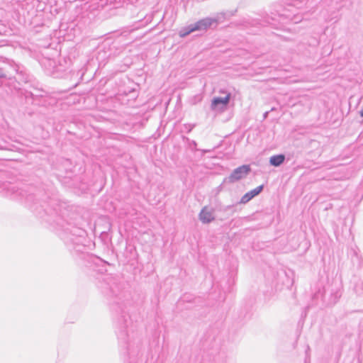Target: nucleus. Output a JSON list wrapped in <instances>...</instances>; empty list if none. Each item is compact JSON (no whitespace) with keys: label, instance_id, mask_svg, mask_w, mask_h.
I'll list each match as a JSON object with an SVG mask.
<instances>
[{"label":"nucleus","instance_id":"nucleus-1","mask_svg":"<svg viewBox=\"0 0 363 363\" xmlns=\"http://www.w3.org/2000/svg\"><path fill=\"white\" fill-rule=\"evenodd\" d=\"M99 287L110 299L121 355L125 363H136L142 355V342L135 325L125 312L130 303V293L120 279L111 274L102 278Z\"/></svg>","mask_w":363,"mask_h":363},{"label":"nucleus","instance_id":"nucleus-2","mask_svg":"<svg viewBox=\"0 0 363 363\" xmlns=\"http://www.w3.org/2000/svg\"><path fill=\"white\" fill-rule=\"evenodd\" d=\"M30 187L20 188L16 184L10 182H0V194L11 196L13 199H25L27 202H33L35 195L30 193Z\"/></svg>","mask_w":363,"mask_h":363},{"label":"nucleus","instance_id":"nucleus-3","mask_svg":"<svg viewBox=\"0 0 363 363\" xmlns=\"http://www.w3.org/2000/svg\"><path fill=\"white\" fill-rule=\"evenodd\" d=\"M63 231V240L67 245L78 246L83 244L86 232L82 228L68 225Z\"/></svg>","mask_w":363,"mask_h":363},{"label":"nucleus","instance_id":"nucleus-4","mask_svg":"<svg viewBox=\"0 0 363 363\" xmlns=\"http://www.w3.org/2000/svg\"><path fill=\"white\" fill-rule=\"evenodd\" d=\"M101 49H108V51H105V56H102L104 58H111L118 55L123 50V46L120 45L116 41H111L110 40H106L101 44Z\"/></svg>","mask_w":363,"mask_h":363},{"label":"nucleus","instance_id":"nucleus-5","mask_svg":"<svg viewBox=\"0 0 363 363\" xmlns=\"http://www.w3.org/2000/svg\"><path fill=\"white\" fill-rule=\"evenodd\" d=\"M129 85H125L119 90V95L128 97V101H134L138 96L139 85L133 82H129Z\"/></svg>","mask_w":363,"mask_h":363},{"label":"nucleus","instance_id":"nucleus-6","mask_svg":"<svg viewBox=\"0 0 363 363\" xmlns=\"http://www.w3.org/2000/svg\"><path fill=\"white\" fill-rule=\"evenodd\" d=\"M213 22V20L211 18H204L199 21L195 24L190 26L188 28V30L180 33L179 35L181 37H184L186 35L189 34L191 32L196 31V30H206L208 28Z\"/></svg>","mask_w":363,"mask_h":363},{"label":"nucleus","instance_id":"nucleus-7","mask_svg":"<svg viewBox=\"0 0 363 363\" xmlns=\"http://www.w3.org/2000/svg\"><path fill=\"white\" fill-rule=\"evenodd\" d=\"M251 168L250 165H242L236 168L229 177L230 182H233L238 181L245 177L250 172Z\"/></svg>","mask_w":363,"mask_h":363},{"label":"nucleus","instance_id":"nucleus-8","mask_svg":"<svg viewBox=\"0 0 363 363\" xmlns=\"http://www.w3.org/2000/svg\"><path fill=\"white\" fill-rule=\"evenodd\" d=\"M45 91L42 89H34V91L25 90L21 91V94L24 95L27 102L34 104L36 100L40 97H43Z\"/></svg>","mask_w":363,"mask_h":363},{"label":"nucleus","instance_id":"nucleus-9","mask_svg":"<svg viewBox=\"0 0 363 363\" xmlns=\"http://www.w3.org/2000/svg\"><path fill=\"white\" fill-rule=\"evenodd\" d=\"M199 218L203 223H208L214 220L213 211L205 206L199 214Z\"/></svg>","mask_w":363,"mask_h":363},{"label":"nucleus","instance_id":"nucleus-10","mask_svg":"<svg viewBox=\"0 0 363 363\" xmlns=\"http://www.w3.org/2000/svg\"><path fill=\"white\" fill-rule=\"evenodd\" d=\"M262 189H263V186L260 185V186L256 187L255 189H254L253 190L246 193L242 197L241 202L243 203H245L248 202L253 197H255V196L258 195L262 191Z\"/></svg>","mask_w":363,"mask_h":363},{"label":"nucleus","instance_id":"nucleus-11","mask_svg":"<svg viewBox=\"0 0 363 363\" xmlns=\"http://www.w3.org/2000/svg\"><path fill=\"white\" fill-rule=\"evenodd\" d=\"M230 94H228L226 95V96L223 99L222 98H219V97H217V98H214L213 100L212 101V104H211V106L213 108H215L217 107V106L218 104H223L224 106H226L229 101H230Z\"/></svg>","mask_w":363,"mask_h":363},{"label":"nucleus","instance_id":"nucleus-12","mask_svg":"<svg viewBox=\"0 0 363 363\" xmlns=\"http://www.w3.org/2000/svg\"><path fill=\"white\" fill-rule=\"evenodd\" d=\"M284 159L285 157L284 155H274L271 157L269 162L272 165L277 167L284 162Z\"/></svg>","mask_w":363,"mask_h":363},{"label":"nucleus","instance_id":"nucleus-13","mask_svg":"<svg viewBox=\"0 0 363 363\" xmlns=\"http://www.w3.org/2000/svg\"><path fill=\"white\" fill-rule=\"evenodd\" d=\"M105 51H108V49H101V45L99 46L98 56L97 58L99 60H105L106 58L102 57V56H105Z\"/></svg>","mask_w":363,"mask_h":363},{"label":"nucleus","instance_id":"nucleus-14","mask_svg":"<svg viewBox=\"0 0 363 363\" xmlns=\"http://www.w3.org/2000/svg\"><path fill=\"white\" fill-rule=\"evenodd\" d=\"M6 77H7L6 74L5 73L4 69L0 67V79H5Z\"/></svg>","mask_w":363,"mask_h":363},{"label":"nucleus","instance_id":"nucleus-15","mask_svg":"<svg viewBox=\"0 0 363 363\" xmlns=\"http://www.w3.org/2000/svg\"><path fill=\"white\" fill-rule=\"evenodd\" d=\"M21 76H22V79H21V78H20L19 79H20V80L23 81L25 83H27V82H28V77H24L23 76V74H22V73L21 72V73L19 74V77H21Z\"/></svg>","mask_w":363,"mask_h":363},{"label":"nucleus","instance_id":"nucleus-16","mask_svg":"<svg viewBox=\"0 0 363 363\" xmlns=\"http://www.w3.org/2000/svg\"><path fill=\"white\" fill-rule=\"evenodd\" d=\"M150 17H148V18H147V17H146V18H145V24H147V22H148L149 21H150Z\"/></svg>","mask_w":363,"mask_h":363},{"label":"nucleus","instance_id":"nucleus-17","mask_svg":"<svg viewBox=\"0 0 363 363\" xmlns=\"http://www.w3.org/2000/svg\"><path fill=\"white\" fill-rule=\"evenodd\" d=\"M359 114H360V116H361L362 117H363V106H362V110L360 111Z\"/></svg>","mask_w":363,"mask_h":363},{"label":"nucleus","instance_id":"nucleus-18","mask_svg":"<svg viewBox=\"0 0 363 363\" xmlns=\"http://www.w3.org/2000/svg\"><path fill=\"white\" fill-rule=\"evenodd\" d=\"M140 27V24L139 26H135V28L138 29V28H139Z\"/></svg>","mask_w":363,"mask_h":363}]
</instances>
